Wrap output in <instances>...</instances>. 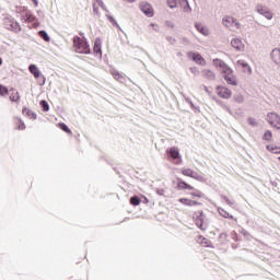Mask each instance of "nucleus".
<instances>
[{"instance_id": "1", "label": "nucleus", "mask_w": 280, "mask_h": 280, "mask_svg": "<svg viewBox=\"0 0 280 280\" xmlns=\"http://www.w3.org/2000/svg\"><path fill=\"white\" fill-rule=\"evenodd\" d=\"M72 43L77 54H91V46L89 45L86 37H83L82 39L80 36L75 35Z\"/></svg>"}, {"instance_id": "2", "label": "nucleus", "mask_w": 280, "mask_h": 280, "mask_svg": "<svg viewBox=\"0 0 280 280\" xmlns=\"http://www.w3.org/2000/svg\"><path fill=\"white\" fill-rule=\"evenodd\" d=\"M4 27L10 32H15V34H19V32L22 31L21 24H19L12 16L4 18Z\"/></svg>"}, {"instance_id": "3", "label": "nucleus", "mask_w": 280, "mask_h": 280, "mask_svg": "<svg viewBox=\"0 0 280 280\" xmlns=\"http://www.w3.org/2000/svg\"><path fill=\"white\" fill-rule=\"evenodd\" d=\"M222 78L231 86H237V78L233 74V69L226 68V70H221Z\"/></svg>"}, {"instance_id": "4", "label": "nucleus", "mask_w": 280, "mask_h": 280, "mask_svg": "<svg viewBox=\"0 0 280 280\" xmlns=\"http://www.w3.org/2000/svg\"><path fill=\"white\" fill-rule=\"evenodd\" d=\"M256 12L258 14H261V16H265V19H267L268 21H272L273 14H272V11H270V9H268V7L262 5V4H257Z\"/></svg>"}, {"instance_id": "5", "label": "nucleus", "mask_w": 280, "mask_h": 280, "mask_svg": "<svg viewBox=\"0 0 280 280\" xmlns=\"http://www.w3.org/2000/svg\"><path fill=\"white\" fill-rule=\"evenodd\" d=\"M22 20L25 23H33L34 27H38L40 25V22H38V18L36 15L32 14V11H26L24 15H22Z\"/></svg>"}, {"instance_id": "6", "label": "nucleus", "mask_w": 280, "mask_h": 280, "mask_svg": "<svg viewBox=\"0 0 280 280\" xmlns=\"http://www.w3.org/2000/svg\"><path fill=\"white\" fill-rule=\"evenodd\" d=\"M267 121L268 124H270V126H272L277 130H280V116L278 114H275V113L268 114Z\"/></svg>"}, {"instance_id": "7", "label": "nucleus", "mask_w": 280, "mask_h": 280, "mask_svg": "<svg viewBox=\"0 0 280 280\" xmlns=\"http://www.w3.org/2000/svg\"><path fill=\"white\" fill-rule=\"evenodd\" d=\"M217 93L219 97H222L223 100L231 98V95H233V92L229 88L218 85L217 86Z\"/></svg>"}, {"instance_id": "8", "label": "nucleus", "mask_w": 280, "mask_h": 280, "mask_svg": "<svg viewBox=\"0 0 280 280\" xmlns=\"http://www.w3.org/2000/svg\"><path fill=\"white\" fill-rule=\"evenodd\" d=\"M140 10L145 14V16H149V19L154 16V9L152 8V4L148 2H142L140 4Z\"/></svg>"}, {"instance_id": "9", "label": "nucleus", "mask_w": 280, "mask_h": 280, "mask_svg": "<svg viewBox=\"0 0 280 280\" xmlns=\"http://www.w3.org/2000/svg\"><path fill=\"white\" fill-rule=\"evenodd\" d=\"M187 57L197 65H205V58H202V55H200V52L189 51L187 52Z\"/></svg>"}, {"instance_id": "10", "label": "nucleus", "mask_w": 280, "mask_h": 280, "mask_svg": "<svg viewBox=\"0 0 280 280\" xmlns=\"http://www.w3.org/2000/svg\"><path fill=\"white\" fill-rule=\"evenodd\" d=\"M199 214L195 219V224L200 229V231H207V228L205 226V212L199 211Z\"/></svg>"}, {"instance_id": "11", "label": "nucleus", "mask_w": 280, "mask_h": 280, "mask_svg": "<svg viewBox=\"0 0 280 280\" xmlns=\"http://www.w3.org/2000/svg\"><path fill=\"white\" fill-rule=\"evenodd\" d=\"M93 54L102 58V39L100 37L94 42Z\"/></svg>"}, {"instance_id": "12", "label": "nucleus", "mask_w": 280, "mask_h": 280, "mask_svg": "<svg viewBox=\"0 0 280 280\" xmlns=\"http://www.w3.org/2000/svg\"><path fill=\"white\" fill-rule=\"evenodd\" d=\"M177 189H188V191H194V186L187 184L185 180L179 177L176 178Z\"/></svg>"}, {"instance_id": "13", "label": "nucleus", "mask_w": 280, "mask_h": 280, "mask_svg": "<svg viewBox=\"0 0 280 280\" xmlns=\"http://www.w3.org/2000/svg\"><path fill=\"white\" fill-rule=\"evenodd\" d=\"M231 46L236 49V51H244V43L240 38H233L231 40Z\"/></svg>"}, {"instance_id": "14", "label": "nucleus", "mask_w": 280, "mask_h": 280, "mask_svg": "<svg viewBox=\"0 0 280 280\" xmlns=\"http://www.w3.org/2000/svg\"><path fill=\"white\" fill-rule=\"evenodd\" d=\"M270 58L275 65L280 66V49L279 48H273L270 54Z\"/></svg>"}, {"instance_id": "15", "label": "nucleus", "mask_w": 280, "mask_h": 280, "mask_svg": "<svg viewBox=\"0 0 280 280\" xmlns=\"http://www.w3.org/2000/svg\"><path fill=\"white\" fill-rule=\"evenodd\" d=\"M166 152H167L168 156H171V159H173L174 161H176V159H180V152L178 151V148H176V147H172Z\"/></svg>"}, {"instance_id": "16", "label": "nucleus", "mask_w": 280, "mask_h": 280, "mask_svg": "<svg viewBox=\"0 0 280 280\" xmlns=\"http://www.w3.org/2000/svg\"><path fill=\"white\" fill-rule=\"evenodd\" d=\"M214 67H219V69H222V71H226V69H231L226 62H224L221 59H213Z\"/></svg>"}, {"instance_id": "17", "label": "nucleus", "mask_w": 280, "mask_h": 280, "mask_svg": "<svg viewBox=\"0 0 280 280\" xmlns=\"http://www.w3.org/2000/svg\"><path fill=\"white\" fill-rule=\"evenodd\" d=\"M28 71L32 73V75H34V78L36 80H38V78H40V70L38 69V67L36 65H30L28 67Z\"/></svg>"}, {"instance_id": "18", "label": "nucleus", "mask_w": 280, "mask_h": 280, "mask_svg": "<svg viewBox=\"0 0 280 280\" xmlns=\"http://www.w3.org/2000/svg\"><path fill=\"white\" fill-rule=\"evenodd\" d=\"M237 66L242 67V69H244V71H245V73H253V69L250 68L248 62H246L245 60H238Z\"/></svg>"}, {"instance_id": "19", "label": "nucleus", "mask_w": 280, "mask_h": 280, "mask_svg": "<svg viewBox=\"0 0 280 280\" xmlns=\"http://www.w3.org/2000/svg\"><path fill=\"white\" fill-rule=\"evenodd\" d=\"M222 23L225 27H233V25L235 24V18L228 15L223 18Z\"/></svg>"}, {"instance_id": "20", "label": "nucleus", "mask_w": 280, "mask_h": 280, "mask_svg": "<svg viewBox=\"0 0 280 280\" xmlns=\"http://www.w3.org/2000/svg\"><path fill=\"white\" fill-rule=\"evenodd\" d=\"M22 114L25 115L26 117H30V119H37L36 113L32 112V109L27 107H23Z\"/></svg>"}, {"instance_id": "21", "label": "nucleus", "mask_w": 280, "mask_h": 280, "mask_svg": "<svg viewBox=\"0 0 280 280\" xmlns=\"http://www.w3.org/2000/svg\"><path fill=\"white\" fill-rule=\"evenodd\" d=\"M178 4L183 8L184 12H191V7L188 0H178Z\"/></svg>"}, {"instance_id": "22", "label": "nucleus", "mask_w": 280, "mask_h": 280, "mask_svg": "<svg viewBox=\"0 0 280 280\" xmlns=\"http://www.w3.org/2000/svg\"><path fill=\"white\" fill-rule=\"evenodd\" d=\"M218 213L222 217L225 218L226 220H233V215L230 214L226 210L223 208H218Z\"/></svg>"}, {"instance_id": "23", "label": "nucleus", "mask_w": 280, "mask_h": 280, "mask_svg": "<svg viewBox=\"0 0 280 280\" xmlns=\"http://www.w3.org/2000/svg\"><path fill=\"white\" fill-rule=\"evenodd\" d=\"M195 27H196V30H198V32H199L200 34H202L203 36H208V35H209V31H207V28H205L202 24H200V23H195Z\"/></svg>"}, {"instance_id": "24", "label": "nucleus", "mask_w": 280, "mask_h": 280, "mask_svg": "<svg viewBox=\"0 0 280 280\" xmlns=\"http://www.w3.org/2000/svg\"><path fill=\"white\" fill-rule=\"evenodd\" d=\"M130 205L133 207H139V205H141V198L139 196H132L130 198Z\"/></svg>"}, {"instance_id": "25", "label": "nucleus", "mask_w": 280, "mask_h": 280, "mask_svg": "<svg viewBox=\"0 0 280 280\" xmlns=\"http://www.w3.org/2000/svg\"><path fill=\"white\" fill-rule=\"evenodd\" d=\"M203 75L207 80H215V73L211 70H203Z\"/></svg>"}, {"instance_id": "26", "label": "nucleus", "mask_w": 280, "mask_h": 280, "mask_svg": "<svg viewBox=\"0 0 280 280\" xmlns=\"http://www.w3.org/2000/svg\"><path fill=\"white\" fill-rule=\"evenodd\" d=\"M38 36L42 37V39L45 40V43H49V40H51L49 34H47L46 31H39Z\"/></svg>"}, {"instance_id": "27", "label": "nucleus", "mask_w": 280, "mask_h": 280, "mask_svg": "<svg viewBox=\"0 0 280 280\" xmlns=\"http://www.w3.org/2000/svg\"><path fill=\"white\" fill-rule=\"evenodd\" d=\"M106 18L109 21V23H112V25L114 27H117L118 30H121V26H119V24L117 23V20H115V18H113V15L106 14Z\"/></svg>"}, {"instance_id": "28", "label": "nucleus", "mask_w": 280, "mask_h": 280, "mask_svg": "<svg viewBox=\"0 0 280 280\" xmlns=\"http://www.w3.org/2000/svg\"><path fill=\"white\" fill-rule=\"evenodd\" d=\"M58 126L60 130H62L63 132H67V135H71V129L69 128V126H67V124L59 122Z\"/></svg>"}, {"instance_id": "29", "label": "nucleus", "mask_w": 280, "mask_h": 280, "mask_svg": "<svg viewBox=\"0 0 280 280\" xmlns=\"http://www.w3.org/2000/svg\"><path fill=\"white\" fill-rule=\"evenodd\" d=\"M13 92L10 95L11 102H19L21 100V96H19V92L15 90H12Z\"/></svg>"}, {"instance_id": "30", "label": "nucleus", "mask_w": 280, "mask_h": 280, "mask_svg": "<svg viewBox=\"0 0 280 280\" xmlns=\"http://www.w3.org/2000/svg\"><path fill=\"white\" fill-rule=\"evenodd\" d=\"M39 105L42 106V110H44V113H48V110H49V103H47V101L42 100L39 102Z\"/></svg>"}, {"instance_id": "31", "label": "nucleus", "mask_w": 280, "mask_h": 280, "mask_svg": "<svg viewBox=\"0 0 280 280\" xmlns=\"http://www.w3.org/2000/svg\"><path fill=\"white\" fill-rule=\"evenodd\" d=\"M262 140L264 141H272V131H270V130L265 131V133L262 136Z\"/></svg>"}, {"instance_id": "32", "label": "nucleus", "mask_w": 280, "mask_h": 280, "mask_svg": "<svg viewBox=\"0 0 280 280\" xmlns=\"http://www.w3.org/2000/svg\"><path fill=\"white\" fill-rule=\"evenodd\" d=\"M182 174H183V176H188L189 178H191V176L194 175V170H191V168H183L182 170Z\"/></svg>"}, {"instance_id": "33", "label": "nucleus", "mask_w": 280, "mask_h": 280, "mask_svg": "<svg viewBox=\"0 0 280 280\" xmlns=\"http://www.w3.org/2000/svg\"><path fill=\"white\" fill-rule=\"evenodd\" d=\"M178 202H180L182 205H185V207H191V199L179 198Z\"/></svg>"}, {"instance_id": "34", "label": "nucleus", "mask_w": 280, "mask_h": 280, "mask_svg": "<svg viewBox=\"0 0 280 280\" xmlns=\"http://www.w3.org/2000/svg\"><path fill=\"white\" fill-rule=\"evenodd\" d=\"M191 178H194L195 180H199V183H202V180H205V177H202V175L198 174L197 172L192 171V176Z\"/></svg>"}, {"instance_id": "35", "label": "nucleus", "mask_w": 280, "mask_h": 280, "mask_svg": "<svg viewBox=\"0 0 280 280\" xmlns=\"http://www.w3.org/2000/svg\"><path fill=\"white\" fill-rule=\"evenodd\" d=\"M247 121H248L249 126H252L253 128H257V126H259V122H257V119H255L253 117H249Z\"/></svg>"}, {"instance_id": "36", "label": "nucleus", "mask_w": 280, "mask_h": 280, "mask_svg": "<svg viewBox=\"0 0 280 280\" xmlns=\"http://www.w3.org/2000/svg\"><path fill=\"white\" fill-rule=\"evenodd\" d=\"M167 5L171 8V10H174V8H177L178 1L177 0H167Z\"/></svg>"}, {"instance_id": "37", "label": "nucleus", "mask_w": 280, "mask_h": 280, "mask_svg": "<svg viewBox=\"0 0 280 280\" xmlns=\"http://www.w3.org/2000/svg\"><path fill=\"white\" fill-rule=\"evenodd\" d=\"M8 88L3 84H0V95L3 97L4 95H8Z\"/></svg>"}, {"instance_id": "38", "label": "nucleus", "mask_w": 280, "mask_h": 280, "mask_svg": "<svg viewBox=\"0 0 280 280\" xmlns=\"http://www.w3.org/2000/svg\"><path fill=\"white\" fill-rule=\"evenodd\" d=\"M222 200H225L226 205H229V207H233V201H231V199H229V197L221 195Z\"/></svg>"}, {"instance_id": "39", "label": "nucleus", "mask_w": 280, "mask_h": 280, "mask_svg": "<svg viewBox=\"0 0 280 280\" xmlns=\"http://www.w3.org/2000/svg\"><path fill=\"white\" fill-rule=\"evenodd\" d=\"M234 101L237 102V104H243L244 103V96L236 95V96H234Z\"/></svg>"}, {"instance_id": "40", "label": "nucleus", "mask_w": 280, "mask_h": 280, "mask_svg": "<svg viewBox=\"0 0 280 280\" xmlns=\"http://www.w3.org/2000/svg\"><path fill=\"white\" fill-rule=\"evenodd\" d=\"M100 8H102V10H104L105 12H108V9L106 8V4H104V1L102 0H96Z\"/></svg>"}, {"instance_id": "41", "label": "nucleus", "mask_w": 280, "mask_h": 280, "mask_svg": "<svg viewBox=\"0 0 280 280\" xmlns=\"http://www.w3.org/2000/svg\"><path fill=\"white\" fill-rule=\"evenodd\" d=\"M167 43H170L171 45H176V38L168 36L166 37Z\"/></svg>"}, {"instance_id": "42", "label": "nucleus", "mask_w": 280, "mask_h": 280, "mask_svg": "<svg viewBox=\"0 0 280 280\" xmlns=\"http://www.w3.org/2000/svg\"><path fill=\"white\" fill-rule=\"evenodd\" d=\"M113 77L115 78V80H120L121 78H124V77L121 75V73H119V72H117V71H114V72H113Z\"/></svg>"}, {"instance_id": "43", "label": "nucleus", "mask_w": 280, "mask_h": 280, "mask_svg": "<svg viewBox=\"0 0 280 280\" xmlns=\"http://www.w3.org/2000/svg\"><path fill=\"white\" fill-rule=\"evenodd\" d=\"M158 196H165V189L163 188H156Z\"/></svg>"}, {"instance_id": "44", "label": "nucleus", "mask_w": 280, "mask_h": 280, "mask_svg": "<svg viewBox=\"0 0 280 280\" xmlns=\"http://www.w3.org/2000/svg\"><path fill=\"white\" fill-rule=\"evenodd\" d=\"M93 12L96 14V16H100V8H97L95 4H93Z\"/></svg>"}, {"instance_id": "45", "label": "nucleus", "mask_w": 280, "mask_h": 280, "mask_svg": "<svg viewBox=\"0 0 280 280\" xmlns=\"http://www.w3.org/2000/svg\"><path fill=\"white\" fill-rule=\"evenodd\" d=\"M190 73H194V75H198V69L196 67H191Z\"/></svg>"}, {"instance_id": "46", "label": "nucleus", "mask_w": 280, "mask_h": 280, "mask_svg": "<svg viewBox=\"0 0 280 280\" xmlns=\"http://www.w3.org/2000/svg\"><path fill=\"white\" fill-rule=\"evenodd\" d=\"M219 237H220V240H226V237H229V234H226V233H221L220 235H219Z\"/></svg>"}, {"instance_id": "47", "label": "nucleus", "mask_w": 280, "mask_h": 280, "mask_svg": "<svg viewBox=\"0 0 280 280\" xmlns=\"http://www.w3.org/2000/svg\"><path fill=\"white\" fill-rule=\"evenodd\" d=\"M191 196L195 198H200L202 196V192H191Z\"/></svg>"}, {"instance_id": "48", "label": "nucleus", "mask_w": 280, "mask_h": 280, "mask_svg": "<svg viewBox=\"0 0 280 280\" xmlns=\"http://www.w3.org/2000/svg\"><path fill=\"white\" fill-rule=\"evenodd\" d=\"M234 27H236V30H240L242 27V24H240V22H237V20H235Z\"/></svg>"}, {"instance_id": "49", "label": "nucleus", "mask_w": 280, "mask_h": 280, "mask_svg": "<svg viewBox=\"0 0 280 280\" xmlns=\"http://www.w3.org/2000/svg\"><path fill=\"white\" fill-rule=\"evenodd\" d=\"M266 149H267L269 152H275V148L271 147L270 144H267Z\"/></svg>"}, {"instance_id": "50", "label": "nucleus", "mask_w": 280, "mask_h": 280, "mask_svg": "<svg viewBox=\"0 0 280 280\" xmlns=\"http://www.w3.org/2000/svg\"><path fill=\"white\" fill-rule=\"evenodd\" d=\"M272 153L273 154H280V148L275 147Z\"/></svg>"}, {"instance_id": "51", "label": "nucleus", "mask_w": 280, "mask_h": 280, "mask_svg": "<svg viewBox=\"0 0 280 280\" xmlns=\"http://www.w3.org/2000/svg\"><path fill=\"white\" fill-rule=\"evenodd\" d=\"M200 205H202V203H200V202H198V201L191 200V207H196V206H200Z\"/></svg>"}, {"instance_id": "52", "label": "nucleus", "mask_w": 280, "mask_h": 280, "mask_svg": "<svg viewBox=\"0 0 280 280\" xmlns=\"http://www.w3.org/2000/svg\"><path fill=\"white\" fill-rule=\"evenodd\" d=\"M18 128L19 130H25V122H22Z\"/></svg>"}, {"instance_id": "53", "label": "nucleus", "mask_w": 280, "mask_h": 280, "mask_svg": "<svg viewBox=\"0 0 280 280\" xmlns=\"http://www.w3.org/2000/svg\"><path fill=\"white\" fill-rule=\"evenodd\" d=\"M142 202H143L144 205H148V203L150 202V200H148V198H147V197H143Z\"/></svg>"}, {"instance_id": "54", "label": "nucleus", "mask_w": 280, "mask_h": 280, "mask_svg": "<svg viewBox=\"0 0 280 280\" xmlns=\"http://www.w3.org/2000/svg\"><path fill=\"white\" fill-rule=\"evenodd\" d=\"M167 27L174 28V24L172 22H166Z\"/></svg>"}, {"instance_id": "55", "label": "nucleus", "mask_w": 280, "mask_h": 280, "mask_svg": "<svg viewBox=\"0 0 280 280\" xmlns=\"http://www.w3.org/2000/svg\"><path fill=\"white\" fill-rule=\"evenodd\" d=\"M31 1L34 3L35 8H38V0H31Z\"/></svg>"}, {"instance_id": "56", "label": "nucleus", "mask_w": 280, "mask_h": 280, "mask_svg": "<svg viewBox=\"0 0 280 280\" xmlns=\"http://www.w3.org/2000/svg\"><path fill=\"white\" fill-rule=\"evenodd\" d=\"M278 185H279V184H278L277 182H271V186H272V187H278Z\"/></svg>"}, {"instance_id": "57", "label": "nucleus", "mask_w": 280, "mask_h": 280, "mask_svg": "<svg viewBox=\"0 0 280 280\" xmlns=\"http://www.w3.org/2000/svg\"><path fill=\"white\" fill-rule=\"evenodd\" d=\"M47 81V79L45 78V75H43V83L42 86L45 85V82Z\"/></svg>"}, {"instance_id": "58", "label": "nucleus", "mask_w": 280, "mask_h": 280, "mask_svg": "<svg viewBox=\"0 0 280 280\" xmlns=\"http://www.w3.org/2000/svg\"><path fill=\"white\" fill-rule=\"evenodd\" d=\"M205 91H206V93H210L209 88H207V86H205Z\"/></svg>"}, {"instance_id": "59", "label": "nucleus", "mask_w": 280, "mask_h": 280, "mask_svg": "<svg viewBox=\"0 0 280 280\" xmlns=\"http://www.w3.org/2000/svg\"><path fill=\"white\" fill-rule=\"evenodd\" d=\"M3 65V59L0 57V67Z\"/></svg>"}, {"instance_id": "60", "label": "nucleus", "mask_w": 280, "mask_h": 280, "mask_svg": "<svg viewBox=\"0 0 280 280\" xmlns=\"http://www.w3.org/2000/svg\"><path fill=\"white\" fill-rule=\"evenodd\" d=\"M127 1H129V3H135L136 0H127Z\"/></svg>"}, {"instance_id": "61", "label": "nucleus", "mask_w": 280, "mask_h": 280, "mask_svg": "<svg viewBox=\"0 0 280 280\" xmlns=\"http://www.w3.org/2000/svg\"><path fill=\"white\" fill-rule=\"evenodd\" d=\"M80 36H84V33L80 32Z\"/></svg>"}, {"instance_id": "62", "label": "nucleus", "mask_w": 280, "mask_h": 280, "mask_svg": "<svg viewBox=\"0 0 280 280\" xmlns=\"http://www.w3.org/2000/svg\"><path fill=\"white\" fill-rule=\"evenodd\" d=\"M243 235H248V232H244Z\"/></svg>"}, {"instance_id": "63", "label": "nucleus", "mask_w": 280, "mask_h": 280, "mask_svg": "<svg viewBox=\"0 0 280 280\" xmlns=\"http://www.w3.org/2000/svg\"><path fill=\"white\" fill-rule=\"evenodd\" d=\"M226 109L229 110V113H231V108L230 107H226Z\"/></svg>"}, {"instance_id": "64", "label": "nucleus", "mask_w": 280, "mask_h": 280, "mask_svg": "<svg viewBox=\"0 0 280 280\" xmlns=\"http://www.w3.org/2000/svg\"><path fill=\"white\" fill-rule=\"evenodd\" d=\"M151 26L154 27V23H151Z\"/></svg>"}]
</instances>
